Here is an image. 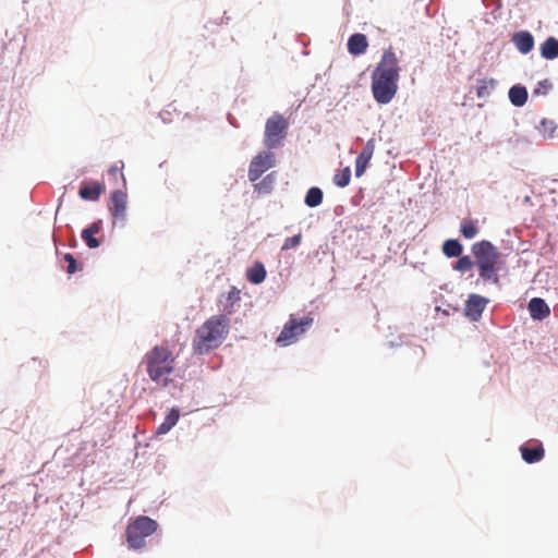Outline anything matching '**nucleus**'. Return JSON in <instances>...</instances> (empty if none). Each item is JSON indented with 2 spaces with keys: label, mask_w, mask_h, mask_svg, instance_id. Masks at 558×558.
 <instances>
[{
  "label": "nucleus",
  "mask_w": 558,
  "mask_h": 558,
  "mask_svg": "<svg viewBox=\"0 0 558 558\" xmlns=\"http://www.w3.org/2000/svg\"><path fill=\"white\" fill-rule=\"evenodd\" d=\"M399 60L391 49L384 51L380 62L372 74V92L378 104L386 105L392 100L398 90Z\"/></svg>",
  "instance_id": "1"
},
{
  "label": "nucleus",
  "mask_w": 558,
  "mask_h": 558,
  "mask_svg": "<svg viewBox=\"0 0 558 558\" xmlns=\"http://www.w3.org/2000/svg\"><path fill=\"white\" fill-rule=\"evenodd\" d=\"M368 163H369L368 160L356 157V159H355V175L357 178H360L364 174L366 168L368 167Z\"/></svg>",
  "instance_id": "32"
},
{
  "label": "nucleus",
  "mask_w": 558,
  "mask_h": 558,
  "mask_svg": "<svg viewBox=\"0 0 558 558\" xmlns=\"http://www.w3.org/2000/svg\"><path fill=\"white\" fill-rule=\"evenodd\" d=\"M368 46L367 38L364 34H353L348 40V50L353 56L362 54Z\"/></svg>",
  "instance_id": "14"
},
{
  "label": "nucleus",
  "mask_w": 558,
  "mask_h": 558,
  "mask_svg": "<svg viewBox=\"0 0 558 558\" xmlns=\"http://www.w3.org/2000/svg\"><path fill=\"white\" fill-rule=\"evenodd\" d=\"M351 180V170L349 167L338 171L333 177V183L339 187H345Z\"/></svg>",
  "instance_id": "26"
},
{
  "label": "nucleus",
  "mask_w": 558,
  "mask_h": 558,
  "mask_svg": "<svg viewBox=\"0 0 558 558\" xmlns=\"http://www.w3.org/2000/svg\"><path fill=\"white\" fill-rule=\"evenodd\" d=\"M240 300L241 290H239L236 287H232L225 296L223 312L227 315H232L233 313H235L236 305L239 304Z\"/></svg>",
  "instance_id": "16"
},
{
  "label": "nucleus",
  "mask_w": 558,
  "mask_h": 558,
  "mask_svg": "<svg viewBox=\"0 0 558 558\" xmlns=\"http://www.w3.org/2000/svg\"><path fill=\"white\" fill-rule=\"evenodd\" d=\"M301 234H296V235H293V236H290V238H287L283 245H282V250L286 251V250H290V248H294L296 247L300 243H301Z\"/></svg>",
  "instance_id": "30"
},
{
  "label": "nucleus",
  "mask_w": 558,
  "mask_h": 558,
  "mask_svg": "<svg viewBox=\"0 0 558 558\" xmlns=\"http://www.w3.org/2000/svg\"><path fill=\"white\" fill-rule=\"evenodd\" d=\"M460 232L465 239H473L478 233V221L473 219H463L460 225Z\"/></svg>",
  "instance_id": "23"
},
{
  "label": "nucleus",
  "mask_w": 558,
  "mask_h": 558,
  "mask_svg": "<svg viewBox=\"0 0 558 558\" xmlns=\"http://www.w3.org/2000/svg\"><path fill=\"white\" fill-rule=\"evenodd\" d=\"M102 222L98 220L82 231V239L89 248H96L100 245L99 241L94 235L100 232Z\"/></svg>",
  "instance_id": "15"
},
{
  "label": "nucleus",
  "mask_w": 558,
  "mask_h": 558,
  "mask_svg": "<svg viewBox=\"0 0 558 558\" xmlns=\"http://www.w3.org/2000/svg\"><path fill=\"white\" fill-rule=\"evenodd\" d=\"M312 324L313 318L310 316L296 318L294 315H291L289 322L283 326L280 335L276 340L277 344L281 347L292 344L301 335L305 332L307 328L312 326Z\"/></svg>",
  "instance_id": "7"
},
{
  "label": "nucleus",
  "mask_w": 558,
  "mask_h": 558,
  "mask_svg": "<svg viewBox=\"0 0 558 558\" xmlns=\"http://www.w3.org/2000/svg\"><path fill=\"white\" fill-rule=\"evenodd\" d=\"M275 165V155L271 151H262L253 158L248 168V179L257 181L263 173Z\"/></svg>",
  "instance_id": "8"
},
{
  "label": "nucleus",
  "mask_w": 558,
  "mask_h": 558,
  "mask_svg": "<svg viewBox=\"0 0 558 558\" xmlns=\"http://www.w3.org/2000/svg\"><path fill=\"white\" fill-rule=\"evenodd\" d=\"M180 412L179 409L172 408L167 414L165 421L158 426L157 434H167L179 421Z\"/></svg>",
  "instance_id": "21"
},
{
  "label": "nucleus",
  "mask_w": 558,
  "mask_h": 558,
  "mask_svg": "<svg viewBox=\"0 0 558 558\" xmlns=\"http://www.w3.org/2000/svg\"><path fill=\"white\" fill-rule=\"evenodd\" d=\"M146 372L155 384L167 387L175 369V357L165 345H156L144 356Z\"/></svg>",
  "instance_id": "3"
},
{
  "label": "nucleus",
  "mask_w": 558,
  "mask_h": 558,
  "mask_svg": "<svg viewBox=\"0 0 558 558\" xmlns=\"http://www.w3.org/2000/svg\"><path fill=\"white\" fill-rule=\"evenodd\" d=\"M488 302L489 300L485 296L475 293L470 294L465 302V316L470 318L472 322L480 320Z\"/></svg>",
  "instance_id": "9"
},
{
  "label": "nucleus",
  "mask_w": 558,
  "mask_h": 558,
  "mask_svg": "<svg viewBox=\"0 0 558 558\" xmlns=\"http://www.w3.org/2000/svg\"><path fill=\"white\" fill-rule=\"evenodd\" d=\"M105 192V185L97 181H84L80 187L78 195L84 201H98Z\"/></svg>",
  "instance_id": "11"
},
{
  "label": "nucleus",
  "mask_w": 558,
  "mask_h": 558,
  "mask_svg": "<svg viewBox=\"0 0 558 558\" xmlns=\"http://www.w3.org/2000/svg\"><path fill=\"white\" fill-rule=\"evenodd\" d=\"M463 252L462 244L456 239L446 240L442 244V253L447 257H459Z\"/></svg>",
  "instance_id": "22"
},
{
  "label": "nucleus",
  "mask_w": 558,
  "mask_h": 558,
  "mask_svg": "<svg viewBox=\"0 0 558 558\" xmlns=\"http://www.w3.org/2000/svg\"><path fill=\"white\" fill-rule=\"evenodd\" d=\"M529 312L533 319L542 320L550 315V308L541 298H533L529 302Z\"/></svg>",
  "instance_id": "13"
},
{
  "label": "nucleus",
  "mask_w": 558,
  "mask_h": 558,
  "mask_svg": "<svg viewBox=\"0 0 558 558\" xmlns=\"http://www.w3.org/2000/svg\"><path fill=\"white\" fill-rule=\"evenodd\" d=\"M375 146H376L375 140L369 138L366 142V144L364 145L363 149L361 150V153L359 154L357 157L371 161V159L374 155V151H375Z\"/></svg>",
  "instance_id": "28"
},
{
  "label": "nucleus",
  "mask_w": 558,
  "mask_h": 558,
  "mask_svg": "<svg viewBox=\"0 0 558 558\" xmlns=\"http://www.w3.org/2000/svg\"><path fill=\"white\" fill-rule=\"evenodd\" d=\"M475 262H472L471 257L468 255L459 256V259L453 265V269L460 272H464L470 270L474 266Z\"/></svg>",
  "instance_id": "27"
},
{
  "label": "nucleus",
  "mask_w": 558,
  "mask_h": 558,
  "mask_svg": "<svg viewBox=\"0 0 558 558\" xmlns=\"http://www.w3.org/2000/svg\"><path fill=\"white\" fill-rule=\"evenodd\" d=\"M509 99L515 107H522L527 101V90L524 86L514 85L509 90Z\"/></svg>",
  "instance_id": "19"
},
{
  "label": "nucleus",
  "mask_w": 558,
  "mask_h": 558,
  "mask_svg": "<svg viewBox=\"0 0 558 558\" xmlns=\"http://www.w3.org/2000/svg\"><path fill=\"white\" fill-rule=\"evenodd\" d=\"M246 278L253 284L262 283L266 278V269L264 265L259 262H256L252 267L247 269Z\"/></svg>",
  "instance_id": "18"
},
{
  "label": "nucleus",
  "mask_w": 558,
  "mask_h": 558,
  "mask_svg": "<svg viewBox=\"0 0 558 558\" xmlns=\"http://www.w3.org/2000/svg\"><path fill=\"white\" fill-rule=\"evenodd\" d=\"M109 210L116 220H124L126 214V194L113 191L110 197Z\"/></svg>",
  "instance_id": "10"
},
{
  "label": "nucleus",
  "mask_w": 558,
  "mask_h": 558,
  "mask_svg": "<svg viewBox=\"0 0 558 558\" xmlns=\"http://www.w3.org/2000/svg\"><path fill=\"white\" fill-rule=\"evenodd\" d=\"M471 250L480 277L485 281L498 282L496 265L499 259V253L497 248L489 241L483 240L474 243Z\"/></svg>",
  "instance_id": "4"
},
{
  "label": "nucleus",
  "mask_w": 558,
  "mask_h": 558,
  "mask_svg": "<svg viewBox=\"0 0 558 558\" xmlns=\"http://www.w3.org/2000/svg\"><path fill=\"white\" fill-rule=\"evenodd\" d=\"M523 460L526 463H535L543 459L544 457V448L542 445H537L535 447H526L522 446L520 448Z\"/></svg>",
  "instance_id": "17"
},
{
  "label": "nucleus",
  "mask_w": 558,
  "mask_h": 558,
  "mask_svg": "<svg viewBox=\"0 0 558 558\" xmlns=\"http://www.w3.org/2000/svg\"><path fill=\"white\" fill-rule=\"evenodd\" d=\"M511 41L517 49L523 53H529L534 48V37L527 31L517 32L512 35Z\"/></svg>",
  "instance_id": "12"
},
{
  "label": "nucleus",
  "mask_w": 558,
  "mask_h": 558,
  "mask_svg": "<svg viewBox=\"0 0 558 558\" xmlns=\"http://www.w3.org/2000/svg\"><path fill=\"white\" fill-rule=\"evenodd\" d=\"M538 129L544 134L551 135L554 133L556 126L551 120L543 119L539 123Z\"/></svg>",
  "instance_id": "31"
},
{
  "label": "nucleus",
  "mask_w": 558,
  "mask_h": 558,
  "mask_svg": "<svg viewBox=\"0 0 558 558\" xmlns=\"http://www.w3.org/2000/svg\"><path fill=\"white\" fill-rule=\"evenodd\" d=\"M122 169H123V162L122 161H120L118 163H114V165H112L109 168V174L112 175L114 179H117L118 177H121L122 181L124 182L125 179H124V175L122 173Z\"/></svg>",
  "instance_id": "33"
},
{
  "label": "nucleus",
  "mask_w": 558,
  "mask_h": 558,
  "mask_svg": "<svg viewBox=\"0 0 558 558\" xmlns=\"http://www.w3.org/2000/svg\"><path fill=\"white\" fill-rule=\"evenodd\" d=\"M63 260L68 264L66 265V272L72 275L76 271L77 269V264H76V259L74 258V256L70 253H66L64 256H63Z\"/></svg>",
  "instance_id": "29"
},
{
  "label": "nucleus",
  "mask_w": 558,
  "mask_h": 558,
  "mask_svg": "<svg viewBox=\"0 0 558 558\" xmlns=\"http://www.w3.org/2000/svg\"><path fill=\"white\" fill-rule=\"evenodd\" d=\"M497 82L494 78H482L476 84V95L478 98H485L490 95Z\"/></svg>",
  "instance_id": "24"
},
{
  "label": "nucleus",
  "mask_w": 558,
  "mask_h": 558,
  "mask_svg": "<svg viewBox=\"0 0 558 558\" xmlns=\"http://www.w3.org/2000/svg\"><path fill=\"white\" fill-rule=\"evenodd\" d=\"M323 202V192L319 187H311L305 196V204L308 207H316Z\"/></svg>",
  "instance_id": "25"
},
{
  "label": "nucleus",
  "mask_w": 558,
  "mask_h": 558,
  "mask_svg": "<svg viewBox=\"0 0 558 558\" xmlns=\"http://www.w3.org/2000/svg\"><path fill=\"white\" fill-rule=\"evenodd\" d=\"M288 126V121L282 114L274 113L265 124V146L269 149L280 146L287 136Z\"/></svg>",
  "instance_id": "6"
},
{
  "label": "nucleus",
  "mask_w": 558,
  "mask_h": 558,
  "mask_svg": "<svg viewBox=\"0 0 558 558\" xmlns=\"http://www.w3.org/2000/svg\"><path fill=\"white\" fill-rule=\"evenodd\" d=\"M230 327V320L226 315L209 317L196 330L193 339V349L198 354L208 353L218 348L226 339Z\"/></svg>",
  "instance_id": "2"
},
{
  "label": "nucleus",
  "mask_w": 558,
  "mask_h": 558,
  "mask_svg": "<svg viewBox=\"0 0 558 558\" xmlns=\"http://www.w3.org/2000/svg\"><path fill=\"white\" fill-rule=\"evenodd\" d=\"M158 527L155 520L149 517H138L126 527V542L132 549H141L146 543L145 538L153 535Z\"/></svg>",
  "instance_id": "5"
},
{
  "label": "nucleus",
  "mask_w": 558,
  "mask_h": 558,
  "mask_svg": "<svg viewBox=\"0 0 558 558\" xmlns=\"http://www.w3.org/2000/svg\"><path fill=\"white\" fill-rule=\"evenodd\" d=\"M541 54L547 60H553L558 57V39L548 37L541 46Z\"/></svg>",
  "instance_id": "20"
}]
</instances>
